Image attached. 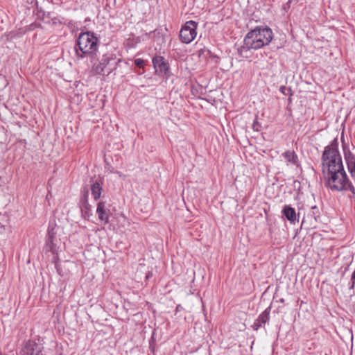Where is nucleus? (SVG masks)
<instances>
[{
    "instance_id": "obj_15",
    "label": "nucleus",
    "mask_w": 355,
    "mask_h": 355,
    "mask_svg": "<svg viewBox=\"0 0 355 355\" xmlns=\"http://www.w3.org/2000/svg\"><path fill=\"white\" fill-rule=\"evenodd\" d=\"M102 187L101 184L95 182L91 185V193L95 200H97L101 195Z\"/></svg>"
},
{
    "instance_id": "obj_5",
    "label": "nucleus",
    "mask_w": 355,
    "mask_h": 355,
    "mask_svg": "<svg viewBox=\"0 0 355 355\" xmlns=\"http://www.w3.org/2000/svg\"><path fill=\"white\" fill-rule=\"evenodd\" d=\"M120 59L116 60V55L111 53H107L102 55L98 63L92 62V71L96 74L108 76L113 71L116 69Z\"/></svg>"
},
{
    "instance_id": "obj_18",
    "label": "nucleus",
    "mask_w": 355,
    "mask_h": 355,
    "mask_svg": "<svg viewBox=\"0 0 355 355\" xmlns=\"http://www.w3.org/2000/svg\"><path fill=\"white\" fill-rule=\"evenodd\" d=\"M259 125L258 122L254 121L253 129L257 130V131H258L259 130Z\"/></svg>"
},
{
    "instance_id": "obj_9",
    "label": "nucleus",
    "mask_w": 355,
    "mask_h": 355,
    "mask_svg": "<svg viewBox=\"0 0 355 355\" xmlns=\"http://www.w3.org/2000/svg\"><path fill=\"white\" fill-rule=\"evenodd\" d=\"M345 162L351 177L355 182V155L345 145L343 146Z\"/></svg>"
},
{
    "instance_id": "obj_12",
    "label": "nucleus",
    "mask_w": 355,
    "mask_h": 355,
    "mask_svg": "<svg viewBox=\"0 0 355 355\" xmlns=\"http://www.w3.org/2000/svg\"><path fill=\"white\" fill-rule=\"evenodd\" d=\"M96 214L101 221L104 222L105 223H107L109 222L110 210L106 209L105 202H99L97 204Z\"/></svg>"
},
{
    "instance_id": "obj_1",
    "label": "nucleus",
    "mask_w": 355,
    "mask_h": 355,
    "mask_svg": "<svg viewBox=\"0 0 355 355\" xmlns=\"http://www.w3.org/2000/svg\"><path fill=\"white\" fill-rule=\"evenodd\" d=\"M272 37L273 33L270 28L257 26L247 33L243 44L238 49V52L241 56L247 58L250 50H257L268 45Z\"/></svg>"
},
{
    "instance_id": "obj_14",
    "label": "nucleus",
    "mask_w": 355,
    "mask_h": 355,
    "mask_svg": "<svg viewBox=\"0 0 355 355\" xmlns=\"http://www.w3.org/2000/svg\"><path fill=\"white\" fill-rule=\"evenodd\" d=\"M282 157L284 158L288 166H299L300 163L297 154L293 150H287L282 153Z\"/></svg>"
},
{
    "instance_id": "obj_6",
    "label": "nucleus",
    "mask_w": 355,
    "mask_h": 355,
    "mask_svg": "<svg viewBox=\"0 0 355 355\" xmlns=\"http://www.w3.org/2000/svg\"><path fill=\"white\" fill-rule=\"evenodd\" d=\"M55 224L50 223L48 227L45 243L46 251L51 252L53 254L58 255L60 250V239L55 236Z\"/></svg>"
},
{
    "instance_id": "obj_11",
    "label": "nucleus",
    "mask_w": 355,
    "mask_h": 355,
    "mask_svg": "<svg viewBox=\"0 0 355 355\" xmlns=\"http://www.w3.org/2000/svg\"><path fill=\"white\" fill-rule=\"evenodd\" d=\"M270 306L265 309L257 318L252 324L254 330H258L260 327L264 325L270 318Z\"/></svg>"
},
{
    "instance_id": "obj_3",
    "label": "nucleus",
    "mask_w": 355,
    "mask_h": 355,
    "mask_svg": "<svg viewBox=\"0 0 355 355\" xmlns=\"http://www.w3.org/2000/svg\"><path fill=\"white\" fill-rule=\"evenodd\" d=\"M98 38L90 31L81 33L77 40L76 55L78 59L89 57L91 62L97 57Z\"/></svg>"
},
{
    "instance_id": "obj_7",
    "label": "nucleus",
    "mask_w": 355,
    "mask_h": 355,
    "mask_svg": "<svg viewBox=\"0 0 355 355\" xmlns=\"http://www.w3.org/2000/svg\"><path fill=\"white\" fill-rule=\"evenodd\" d=\"M198 24L194 21H188L182 27L180 32L181 41L185 44L191 43L196 37Z\"/></svg>"
},
{
    "instance_id": "obj_13",
    "label": "nucleus",
    "mask_w": 355,
    "mask_h": 355,
    "mask_svg": "<svg viewBox=\"0 0 355 355\" xmlns=\"http://www.w3.org/2000/svg\"><path fill=\"white\" fill-rule=\"evenodd\" d=\"M282 214L292 224H295L299 221V217L297 216L295 209L290 205H284Z\"/></svg>"
},
{
    "instance_id": "obj_10",
    "label": "nucleus",
    "mask_w": 355,
    "mask_h": 355,
    "mask_svg": "<svg viewBox=\"0 0 355 355\" xmlns=\"http://www.w3.org/2000/svg\"><path fill=\"white\" fill-rule=\"evenodd\" d=\"M43 350L42 345L33 340L26 342L22 349L24 355H40Z\"/></svg>"
},
{
    "instance_id": "obj_2",
    "label": "nucleus",
    "mask_w": 355,
    "mask_h": 355,
    "mask_svg": "<svg viewBox=\"0 0 355 355\" xmlns=\"http://www.w3.org/2000/svg\"><path fill=\"white\" fill-rule=\"evenodd\" d=\"M327 188L334 191H350L355 198V186L349 180L344 168L323 173Z\"/></svg>"
},
{
    "instance_id": "obj_4",
    "label": "nucleus",
    "mask_w": 355,
    "mask_h": 355,
    "mask_svg": "<svg viewBox=\"0 0 355 355\" xmlns=\"http://www.w3.org/2000/svg\"><path fill=\"white\" fill-rule=\"evenodd\" d=\"M340 168H344V166L338 150V141L337 139H334L324 148L322 155V174Z\"/></svg>"
},
{
    "instance_id": "obj_17",
    "label": "nucleus",
    "mask_w": 355,
    "mask_h": 355,
    "mask_svg": "<svg viewBox=\"0 0 355 355\" xmlns=\"http://www.w3.org/2000/svg\"><path fill=\"white\" fill-rule=\"evenodd\" d=\"M350 286L349 288H354V286H355V269H354V271L352 272V276H351V279H350Z\"/></svg>"
},
{
    "instance_id": "obj_16",
    "label": "nucleus",
    "mask_w": 355,
    "mask_h": 355,
    "mask_svg": "<svg viewBox=\"0 0 355 355\" xmlns=\"http://www.w3.org/2000/svg\"><path fill=\"white\" fill-rule=\"evenodd\" d=\"M135 64L138 67H144V61L141 58H137V59H135Z\"/></svg>"
},
{
    "instance_id": "obj_8",
    "label": "nucleus",
    "mask_w": 355,
    "mask_h": 355,
    "mask_svg": "<svg viewBox=\"0 0 355 355\" xmlns=\"http://www.w3.org/2000/svg\"><path fill=\"white\" fill-rule=\"evenodd\" d=\"M153 64L157 74L164 75L168 78L170 76V65L162 56H155L153 58Z\"/></svg>"
}]
</instances>
